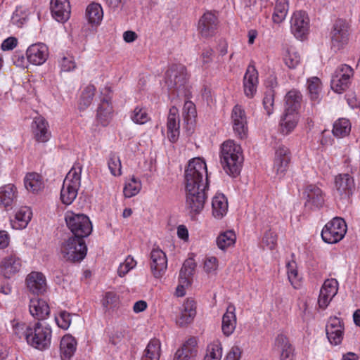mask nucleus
Returning <instances> with one entry per match:
<instances>
[{"label":"nucleus","mask_w":360,"mask_h":360,"mask_svg":"<svg viewBox=\"0 0 360 360\" xmlns=\"http://www.w3.org/2000/svg\"><path fill=\"white\" fill-rule=\"evenodd\" d=\"M220 159L227 174L235 177L240 174L243 156L239 144L236 143L233 140L224 141L221 147Z\"/></svg>","instance_id":"nucleus-1"},{"label":"nucleus","mask_w":360,"mask_h":360,"mask_svg":"<svg viewBox=\"0 0 360 360\" xmlns=\"http://www.w3.org/2000/svg\"><path fill=\"white\" fill-rule=\"evenodd\" d=\"M184 179L186 190H207L209 183L205 162L199 158L191 160L185 170Z\"/></svg>","instance_id":"nucleus-2"},{"label":"nucleus","mask_w":360,"mask_h":360,"mask_svg":"<svg viewBox=\"0 0 360 360\" xmlns=\"http://www.w3.org/2000/svg\"><path fill=\"white\" fill-rule=\"evenodd\" d=\"M82 167L75 165L66 175L60 191V200L65 205H70L77 195L80 187Z\"/></svg>","instance_id":"nucleus-3"},{"label":"nucleus","mask_w":360,"mask_h":360,"mask_svg":"<svg viewBox=\"0 0 360 360\" xmlns=\"http://www.w3.org/2000/svg\"><path fill=\"white\" fill-rule=\"evenodd\" d=\"M51 330L48 326H44L40 322L35 323L28 330L27 342L30 346L44 350L48 348L51 344Z\"/></svg>","instance_id":"nucleus-4"},{"label":"nucleus","mask_w":360,"mask_h":360,"mask_svg":"<svg viewBox=\"0 0 360 360\" xmlns=\"http://www.w3.org/2000/svg\"><path fill=\"white\" fill-rule=\"evenodd\" d=\"M87 248L84 239L70 237L65 241L60 248L63 258L68 262H79L86 255Z\"/></svg>","instance_id":"nucleus-5"},{"label":"nucleus","mask_w":360,"mask_h":360,"mask_svg":"<svg viewBox=\"0 0 360 360\" xmlns=\"http://www.w3.org/2000/svg\"><path fill=\"white\" fill-rule=\"evenodd\" d=\"M65 219L67 226L74 235V238L84 239L92 231L91 222L85 214L68 212Z\"/></svg>","instance_id":"nucleus-6"},{"label":"nucleus","mask_w":360,"mask_h":360,"mask_svg":"<svg viewBox=\"0 0 360 360\" xmlns=\"http://www.w3.org/2000/svg\"><path fill=\"white\" fill-rule=\"evenodd\" d=\"M347 232L345 220L340 217H335L327 223L321 232L322 239L327 243H336L343 238Z\"/></svg>","instance_id":"nucleus-7"},{"label":"nucleus","mask_w":360,"mask_h":360,"mask_svg":"<svg viewBox=\"0 0 360 360\" xmlns=\"http://www.w3.org/2000/svg\"><path fill=\"white\" fill-rule=\"evenodd\" d=\"M186 81V69L183 65L173 64L165 72V83L169 89H179Z\"/></svg>","instance_id":"nucleus-8"},{"label":"nucleus","mask_w":360,"mask_h":360,"mask_svg":"<svg viewBox=\"0 0 360 360\" xmlns=\"http://www.w3.org/2000/svg\"><path fill=\"white\" fill-rule=\"evenodd\" d=\"M348 23L342 19L337 20L330 32L332 48L335 51L342 49L348 41Z\"/></svg>","instance_id":"nucleus-9"},{"label":"nucleus","mask_w":360,"mask_h":360,"mask_svg":"<svg viewBox=\"0 0 360 360\" xmlns=\"http://www.w3.org/2000/svg\"><path fill=\"white\" fill-rule=\"evenodd\" d=\"M353 69L348 65H341L337 68L331 79L332 89L341 94L348 86L350 77L353 76Z\"/></svg>","instance_id":"nucleus-10"},{"label":"nucleus","mask_w":360,"mask_h":360,"mask_svg":"<svg viewBox=\"0 0 360 360\" xmlns=\"http://www.w3.org/2000/svg\"><path fill=\"white\" fill-rule=\"evenodd\" d=\"M207 190L195 188V190H186V208L192 214H199L204 208L207 195Z\"/></svg>","instance_id":"nucleus-11"},{"label":"nucleus","mask_w":360,"mask_h":360,"mask_svg":"<svg viewBox=\"0 0 360 360\" xmlns=\"http://www.w3.org/2000/svg\"><path fill=\"white\" fill-rule=\"evenodd\" d=\"M231 122L233 129L236 136L240 139H245L248 135V122L244 109L239 105H236L232 110Z\"/></svg>","instance_id":"nucleus-12"},{"label":"nucleus","mask_w":360,"mask_h":360,"mask_svg":"<svg viewBox=\"0 0 360 360\" xmlns=\"http://www.w3.org/2000/svg\"><path fill=\"white\" fill-rule=\"evenodd\" d=\"M291 31L297 39L305 37L309 27V19L307 14L302 11L293 13L290 20Z\"/></svg>","instance_id":"nucleus-13"},{"label":"nucleus","mask_w":360,"mask_h":360,"mask_svg":"<svg viewBox=\"0 0 360 360\" xmlns=\"http://www.w3.org/2000/svg\"><path fill=\"white\" fill-rule=\"evenodd\" d=\"M218 27V19L212 12H206L198 21V30L202 38L213 37Z\"/></svg>","instance_id":"nucleus-14"},{"label":"nucleus","mask_w":360,"mask_h":360,"mask_svg":"<svg viewBox=\"0 0 360 360\" xmlns=\"http://www.w3.org/2000/svg\"><path fill=\"white\" fill-rule=\"evenodd\" d=\"M150 270L155 278L163 276L167 268V258L160 248H154L150 252Z\"/></svg>","instance_id":"nucleus-15"},{"label":"nucleus","mask_w":360,"mask_h":360,"mask_svg":"<svg viewBox=\"0 0 360 360\" xmlns=\"http://www.w3.org/2000/svg\"><path fill=\"white\" fill-rule=\"evenodd\" d=\"M306 198L305 207L310 210L321 208L324 204V194L316 185H308L303 193Z\"/></svg>","instance_id":"nucleus-16"},{"label":"nucleus","mask_w":360,"mask_h":360,"mask_svg":"<svg viewBox=\"0 0 360 360\" xmlns=\"http://www.w3.org/2000/svg\"><path fill=\"white\" fill-rule=\"evenodd\" d=\"M290 161V152L289 149L285 146H279L276 149L274 161V169L279 178L284 176L288 168Z\"/></svg>","instance_id":"nucleus-17"},{"label":"nucleus","mask_w":360,"mask_h":360,"mask_svg":"<svg viewBox=\"0 0 360 360\" xmlns=\"http://www.w3.org/2000/svg\"><path fill=\"white\" fill-rule=\"evenodd\" d=\"M327 338L330 344L338 345L343 339L344 327L342 321L338 317H330L326 326Z\"/></svg>","instance_id":"nucleus-18"},{"label":"nucleus","mask_w":360,"mask_h":360,"mask_svg":"<svg viewBox=\"0 0 360 360\" xmlns=\"http://www.w3.org/2000/svg\"><path fill=\"white\" fill-rule=\"evenodd\" d=\"M336 193L341 199L349 198L354 189V181L348 174H339L335 180Z\"/></svg>","instance_id":"nucleus-19"},{"label":"nucleus","mask_w":360,"mask_h":360,"mask_svg":"<svg viewBox=\"0 0 360 360\" xmlns=\"http://www.w3.org/2000/svg\"><path fill=\"white\" fill-rule=\"evenodd\" d=\"M28 61L35 65L43 64L48 58V47L42 43L31 45L26 51Z\"/></svg>","instance_id":"nucleus-20"},{"label":"nucleus","mask_w":360,"mask_h":360,"mask_svg":"<svg viewBox=\"0 0 360 360\" xmlns=\"http://www.w3.org/2000/svg\"><path fill=\"white\" fill-rule=\"evenodd\" d=\"M21 266V259L15 255H9L2 259L0 271L5 278H10L20 270Z\"/></svg>","instance_id":"nucleus-21"},{"label":"nucleus","mask_w":360,"mask_h":360,"mask_svg":"<svg viewBox=\"0 0 360 360\" xmlns=\"http://www.w3.org/2000/svg\"><path fill=\"white\" fill-rule=\"evenodd\" d=\"M52 16L58 22L67 21L70 15V6L68 0H51L50 6Z\"/></svg>","instance_id":"nucleus-22"},{"label":"nucleus","mask_w":360,"mask_h":360,"mask_svg":"<svg viewBox=\"0 0 360 360\" xmlns=\"http://www.w3.org/2000/svg\"><path fill=\"white\" fill-rule=\"evenodd\" d=\"M26 283L27 288L33 294L41 295L46 290V278L40 272H31L27 276Z\"/></svg>","instance_id":"nucleus-23"},{"label":"nucleus","mask_w":360,"mask_h":360,"mask_svg":"<svg viewBox=\"0 0 360 360\" xmlns=\"http://www.w3.org/2000/svg\"><path fill=\"white\" fill-rule=\"evenodd\" d=\"M167 127L169 140L172 143L176 142L179 136L180 119L178 109L175 107L169 110Z\"/></svg>","instance_id":"nucleus-24"},{"label":"nucleus","mask_w":360,"mask_h":360,"mask_svg":"<svg viewBox=\"0 0 360 360\" xmlns=\"http://www.w3.org/2000/svg\"><path fill=\"white\" fill-rule=\"evenodd\" d=\"M197 355V341L191 338L176 352L174 360H196Z\"/></svg>","instance_id":"nucleus-25"},{"label":"nucleus","mask_w":360,"mask_h":360,"mask_svg":"<svg viewBox=\"0 0 360 360\" xmlns=\"http://www.w3.org/2000/svg\"><path fill=\"white\" fill-rule=\"evenodd\" d=\"M110 100V96H104L97 109L96 119L103 126H107L112 117L113 110Z\"/></svg>","instance_id":"nucleus-26"},{"label":"nucleus","mask_w":360,"mask_h":360,"mask_svg":"<svg viewBox=\"0 0 360 360\" xmlns=\"http://www.w3.org/2000/svg\"><path fill=\"white\" fill-rule=\"evenodd\" d=\"M48 122L42 117H36L32 122V131L37 142L45 143L51 136Z\"/></svg>","instance_id":"nucleus-27"},{"label":"nucleus","mask_w":360,"mask_h":360,"mask_svg":"<svg viewBox=\"0 0 360 360\" xmlns=\"http://www.w3.org/2000/svg\"><path fill=\"white\" fill-rule=\"evenodd\" d=\"M17 199L16 187L11 184L0 188V205L6 210L12 209Z\"/></svg>","instance_id":"nucleus-28"},{"label":"nucleus","mask_w":360,"mask_h":360,"mask_svg":"<svg viewBox=\"0 0 360 360\" xmlns=\"http://www.w3.org/2000/svg\"><path fill=\"white\" fill-rule=\"evenodd\" d=\"M29 309L30 314L39 321L46 319L50 313V308L47 302L39 298L30 300Z\"/></svg>","instance_id":"nucleus-29"},{"label":"nucleus","mask_w":360,"mask_h":360,"mask_svg":"<svg viewBox=\"0 0 360 360\" xmlns=\"http://www.w3.org/2000/svg\"><path fill=\"white\" fill-rule=\"evenodd\" d=\"M196 314L195 302L193 300L187 299L182 305L181 314L176 320V323L185 326L191 323Z\"/></svg>","instance_id":"nucleus-30"},{"label":"nucleus","mask_w":360,"mask_h":360,"mask_svg":"<svg viewBox=\"0 0 360 360\" xmlns=\"http://www.w3.org/2000/svg\"><path fill=\"white\" fill-rule=\"evenodd\" d=\"M258 82L257 71L254 66H248L243 79L244 92L252 98L256 92Z\"/></svg>","instance_id":"nucleus-31"},{"label":"nucleus","mask_w":360,"mask_h":360,"mask_svg":"<svg viewBox=\"0 0 360 360\" xmlns=\"http://www.w3.org/2000/svg\"><path fill=\"white\" fill-rule=\"evenodd\" d=\"M275 347L280 351V360L294 359V348L285 335L280 334L276 338Z\"/></svg>","instance_id":"nucleus-32"},{"label":"nucleus","mask_w":360,"mask_h":360,"mask_svg":"<svg viewBox=\"0 0 360 360\" xmlns=\"http://www.w3.org/2000/svg\"><path fill=\"white\" fill-rule=\"evenodd\" d=\"M236 326V316L235 314V307L229 304L226 313L222 317L221 330L224 335H231Z\"/></svg>","instance_id":"nucleus-33"},{"label":"nucleus","mask_w":360,"mask_h":360,"mask_svg":"<svg viewBox=\"0 0 360 360\" xmlns=\"http://www.w3.org/2000/svg\"><path fill=\"white\" fill-rule=\"evenodd\" d=\"M299 121V113L285 112L281 117L279 131L283 135L290 134L297 125Z\"/></svg>","instance_id":"nucleus-34"},{"label":"nucleus","mask_w":360,"mask_h":360,"mask_svg":"<svg viewBox=\"0 0 360 360\" xmlns=\"http://www.w3.org/2000/svg\"><path fill=\"white\" fill-rule=\"evenodd\" d=\"M77 342L70 335L63 337L60 344L62 360H70L76 351Z\"/></svg>","instance_id":"nucleus-35"},{"label":"nucleus","mask_w":360,"mask_h":360,"mask_svg":"<svg viewBox=\"0 0 360 360\" xmlns=\"http://www.w3.org/2000/svg\"><path fill=\"white\" fill-rule=\"evenodd\" d=\"M197 112L195 105L191 101H186L182 111L184 123L186 124V131L191 134L193 131Z\"/></svg>","instance_id":"nucleus-36"},{"label":"nucleus","mask_w":360,"mask_h":360,"mask_svg":"<svg viewBox=\"0 0 360 360\" xmlns=\"http://www.w3.org/2000/svg\"><path fill=\"white\" fill-rule=\"evenodd\" d=\"M212 214L217 219H221L228 211V201L222 193L216 195L212 201Z\"/></svg>","instance_id":"nucleus-37"},{"label":"nucleus","mask_w":360,"mask_h":360,"mask_svg":"<svg viewBox=\"0 0 360 360\" xmlns=\"http://www.w3.org/2000/svg\"><path fill=\"white\" fill-rule=\"evenodd\" d=\"M24 184L26 189L32 193H38L44 187L42 176L36 172L28 173L24 179Z\"/></svg>","instance_id":"nucleus-38"},{"label":"nucleus","mask_w":360,"mask_h":360,"mask_svg":"<svg viewBox=\"0 0 360 360\" xmlns=\"http://www.w3.org/2000/svg\"><path fill=\"white\" fill-rule=\"evenodd\" d=\"M302 101L301 94L295 90L290 91L285 96V112L298 113Z\"/></svg>","instance_id":"nucleus-39"},{"label":"nucleus","mask_w":360,"mask_h":360,"mask_svg":"<svg viewBox=\"0 0 360 360\" xmlns=\"http://www.w3.org/2000/svg\"><path fill=\"white\" fill-rule=\"evenodd\" d=\"M161 355V343L157 338H153L147 345L141 360H160Z\"/></svg>","instance_id":"nucleus-40"},{"label":"nucleus","mask_w":360,"mask_h":360,"mask_svg":"<svg viewBox=\"0 0 360 360\" xmlns=\"http://www.w3.org/2000/svg\"><path fill=\"white\" fill-rule=\"evenodd\" d=\"M86 15L91 24H98L103 18V13L100 4L93 3L88 6Z\"/></svg>","instance_id":"nucleus-41"},{"label":"nucleus","mask_w":360,"mask_h":360,"mask_svg":"<svg viewBox=\"0 0 360 360\" xmlns=\"http://www.w3.org/2000/svg\"><path fill=\"white\" fill-rule=\"evenodd\" d=\"M236 236L233 231H226L221 233L217 238V245L222 250L233 245L236 243Z\"/></svg>","instance_id":"nucleus-42"},{"label":"nucleus","mask_w":360,"mask_h":360,"mask_svg":"<svg viewBox=\"0 0 360 360\" xmlns=\"http://www.w3.org/2000/svg\"><path fill=\"white\" fill-rule=\"evenodd\" d=\"M351 130V124L349 120L340 118L333 124V134L338 138L348 135Z\"/></svg>","instance_id":"nucleus-43"},{"label":"nucleus","mask_w":360,"mask_h":360,"mask_svg":"<svg viewBox=\"0 0 360 360\" xmlns=\"http://www.w3.org/2000/svg\"><path fill=\"white\" fill-rule=\"evenodd\" d=\"M95 91L96 88L93 85H89L84 89L78 105V108L80 110H84L91 104Z\"/></svg>","instance_id":"nucleus-44"},{"label":"nucleus","mask_w":360,"mask_h":360,"mask_svg":"<svg viewBox=\"0 0 360 360\" xmlns=\"http://www.w3.org/2000/svg\"><path fill=\"white\" fill-rule=\"evenodd\" d=\"M288 4L286 0H277L272 19L275 23H281L286 17Z\"/></svg>","instance_id":"nucleus-45"},{"label":"nucleus","mask_w":360,"mask_h":360,"mask_svg":"<svg viewBox=\"0 0 360 360\" xmlns=\"http://www.w3.org/2000/svg\"><path fill=\"white\" fill-rule=\"evenodd\" d=\"M141 188V181L132 176L129 181L125 184L123 189L124 195L126 198L133 197L139 193Z\"/></svg>","instance_id":"nucleus-46"},{"label":"nucleus","mask_w":360,"mask_h":360,"mask_svg":"<svg viewBox=\"0 0 360 360\" xmlns=\"http://www.w3.org/2000/svg\"><path fill=\"white\" fill-rule=\"evenodd\" d=\"M32 218V212L30 207H22L15 214V219L18 223L19 229L27 226Z\"/></svg>","instance_id":"nucleus-47"},{"label":"nucleus","mask_w":360,"mask_h":360,"mask_svg":"<svg viewBox=\"0 0 360 360\" xmlns=\"http://www.w3.org/2000/svg\"><path fill=\"white\" fill-rule=\"evenodd\" d=\"M131 120L138 124H143L150 120L146 108L137 106L131 115Z\"/></svg>","instance_id":"nucleus-48"},{"label":"nucleus","mask_w":360,"mask_h":360,"mask_svg":"<svg viewBox=\"0 0 360 360\" xmlns=\"http://www.w3.org/2000/svg\"><path fill=\"white\" fill-rule=\"evenodd\" d=\"M307 84L311 99L317 101L319 98V94L321 89V80L319 78L314 77L307 80Z\"/></svg>","instance_id":"nucleus-49"},{"label":"nucleus","mask_w":360,"mask_h":360,"mask_svg":"<svg viewBox=\"0 0 360 360\" xmlns=\"http://www.w3.org/2000/svg\"><path fill=\"white\" fill-rule=\"evenodd\" d=\"M108 168L113 176H120L122 174V166L119 156L111 153L108 162Z\"/></svg>","instance_id":"nucleus-50"},{"label":"nucleus","mask_w":360,"mask_h":360,"mask_svg":"<svg viewBox=\"0 0 360 360\" xmlns=\"http://www.w3.org/2000/svg\"><path fill=\"white\" fill-rule=\"evenodd\" d=\"M275 92L272 89L267 90L263 98V105L266 114L271 115L274 112Z\"/></svg>","instance_id":"nucleus-51"},{"label":"nucleus","mask_w":360,"mask_h":360,"mask_svg":"<svg viewBox=\"0 0 360 360\" xmlns=\"http://www.w3.org/2000/svg\"><path fill=\"white\" fill-rule=\"evenodd\" d=\"M321 290L325 293L329 294V296H335L338 290V283L336 279H327L324 281Z\"/></svg>","instance_id":"nucleus-52"},{"label":"nucleus","mask_w":360,"mask_h":360,"mask_svg":"<svg viewBox=\"0 0 360 360\" xmlns=\"http://www.w3.org/2000/svg\"><path fill=\"white\" fill-rule=\"evenodd\" d=\"M300 61V55L292 51H288L287 53L284 56L285 64L290 69L295 68Z\"/></svg>","instance_id":"nucleus-53"},{"label":"nucleus","mask_w":360,"mask_h":360,"mask_svg":"<svg viewBox=\"0 0 360 360\" xmlns=\"http://www.w3.org/2000/svg\"><path fill=\"white\" fill-rule=\"evenodd\" d=\"M136 261L133 257L128 256L125 261L120 264L117 273L120 276H125L131 269H133L136 266Z\"/></svg>","instance_id":"nucleus-54"},{"label":"nucleus","mask_w":360,"mask_h":360,"mask_svg":"<svg viewBox=\"0 0 360 360\" xmlns=\"http://www.w3.org/2000/svg\"><path fill=\"white\" fill-rule=\"evenodd\" d=\"M208 356L214 359V360H220L222 356V346L219 341L214 342L207 348Z\"/></svg>","instance_id":"nucleus-55"},{"label":"nucleus","mask_w":360,"mask_h":360,"mask_svg":"<svg viewBox=\"0 0 360 360\" xmlns=\"http://www.w3.org/2000/svg\"><path fill=\"white\" fill-rule=\"evenodd\" d=\"M118 302V297L113 292H105L103 299L102 300L103 306L105 308L115 307Z\"/></svg>","instance_id":"nucleus-56"},{"label":"nucleus","mask_w":360,"mask_h":360,"mask_svg":"<svg viewBox=\"0 0 360 360\" xmlns=\"http://www.w3.org/2000/svg\"><path fill=\"white\" fill-rule=\"evenodd\" d=\"M286 267L289 281L292 285H294L295 283L298 281V273L295 262H288L286 264Z\"/></svg>","instance_id":"nucleus-57"},{"label":"nucleus","mask_w":360,"mask_h":360,"mask_svg":"<svg viewBox=\"0 0 360 360\" xmlns=\"http://www.w3.org/2000/svg\"><path fill=\"white\" fill-rule=\"evenodd\" d=\"M58 326L63 329H68L71 323L70 314L63 311L60 313L58 317L56 318Z\"/></svg>","instance_id":"nucleus-58"},{"label":"nucleus","mask_w":360,"mask_h":360,"mask_svg":"<svg viewBox=\"0 0 360 360\" xmlns=\"http://www.w3.org/2000/svg\"><path fill=\"white\" fill-rule=\"evenodd\" d=\"M277 240L276 234L271 231H268L265 233L263 238V243L269 248V250H273L276 247Z\"/></svg>","instance_id":"nucleus-59"},{"label":"nucleus","mask_w":360,"mask_h":360,"mask_svg":"<svg viewBox=\"0 0 360 360\" xmlns=\"http://www.w3.org/2000/svg\"><path fill=\"white\" fill-rule=\"evenodd\" d=\"M32 326H27L25 323H17L13 326V333L20 339L24 338L27 340L28 330L31 329Z\"/></svg>","instance_id":"nucleus-60"},{"label":"nucleus","mask_w":360,"mask_h":360,"mask_svg":"<svg viewBox=\"0 0 360 360\" xmlns=\"http://www.w3.org/2000/svg\"><path fill=\"white\" fill-rule=\"evenodd\" d=\"M61 70L64 72H68L74 70L76 68L75 62L73 60V58L70 57H63L60 61Z\"/></svg>","instance_id":"nucleus-61"},{"label":"nucleus","mask_w":360,"mask_h":360,"mask_svg":"<svg viewBox=\"0 0 360 360\" xmlns=\"http://www.w3.org/2000/svg\"><path fill=\"white\" fill-rule=\"evenodd\" d=\"M218 268V259L215 257L207 258L204 263V269L208 273L214 272Z\"/></svg>","instance_id":"nucleus-62"},{"label":"nucleus","mask_w":360,"mask_h":360,"mask_svg":"<svg viewBox=\"0 0 360 360\" xmlns=\"http://www.w3.org/2000/svg\"><path fill=\"white\" fill-rule=\"evenodd\" d=\"M333 297V296H329V294L325 293L324 291L321 290L318 300L319 307L322 309H325L329 304Z\"/></svg>","instance_id":"nucleus-63"},{"label":"nucleus","mask_w":360,"mask_h":360,"mask_svg":"<svg viewBox=\"0 0 360 360\" xmlns=\"http://www.w3.org/2000/svg\"><path fill=\"white\" fill-rule=\"evenodd\" d=\"M241 349L237 346H233L227 354L225 360H239L241 356Z\"/></svg>","instance_id":"nucleus-64"}]
</instances>
